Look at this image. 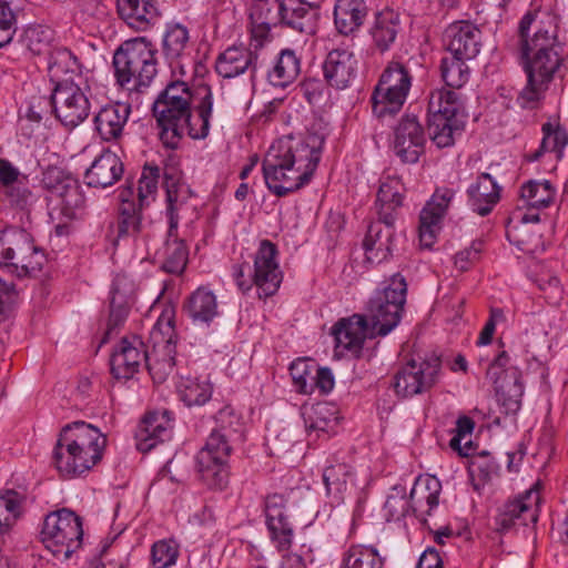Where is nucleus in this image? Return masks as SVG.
Instances as JSON below:
<instances>
[{"instance_id":"8fccbe9b","label":"nucleus","mask_w":568,"mask_h":568,"mask_svg":"<svg viewBox=\"0 0 568 568\" xmlns=\"http://www.w3.org/2000/svg\"><path fill=\"white\" fill-rule=\"evenodd\" d=\"M41 532H83L82 518L69 508L48 514Z\"/></svg>"},{"instance_id":"20e7f679","label":"nucleus","mask_w":568,"mask_h":568,"mask_svg":"<svg viewBox=\"0 0 568 568\" xmlns=\"http://www.w3.org/2000/svg\"><path fill=\"white\" fill-rule=\"evenodd\" d=\"M156 53L145 37L124 41L113 55L116 82L128 90L148 88L158 73Z\"/></svg>"},{"instance_id":"603ef678","label":"nucleus","mask_w":568,"mask_h":568,"mask_svg":"<svg viewBox=\"0 0 568 568\" xmlns=\"http://www.w3.org/2000/svg\"><path fill=\"white\" fill-rule=\"evenodd\" d=\"M24 497L12 489L0 491V532L10 530L22 515Z\"/></svg>"},{"instance_id":"774afa93","label":"nucleus","mask_w":568,"mask_h":568,"mask_svg":"<svg viewBox=\"0 0 568 568\" xmlns=\"http://www.w3.org/2000/svg\"><path fill=\"white\" fill-rule=\"evenodd\" d=\"M481 250V242H473L468 248L459 251L455 255V266L462 272L467 271L470 264L479 258Z\"/></svg>"},{"instance_id":"c85d7f7f","label":"nucleus","mask_w":568,"mask_h":568,"mask_svg":"<svg viewBox=\"0 0 568 568\" xmlns=\"http://www.w3.org/2000/svg\"><path fill=\"white\" fill-rule=\"evenodd\" d=\"M131 114V105L116 102L102 106L94 115V130L103 141L120 139Z\"/></svg>"},{"instance_id":"f8f14e48","label":"nucleus","mask_w":568,"mask_h":568,"mask_svg":"<svg viewBox=\"0 0 568 568\" xmlns=\"http://www.w3.org/2000/svg\"><path fill=\"white\" fill-rule=\"evenodd\" d=\"M535 22L536 16L530 12L526 13L519 22L520 57L534 53H558L560 55L561 47L554 19L548 18L546 21H540L535 26L534 33L530 36V28Z\"/></svg>"},{"instance_id":"09e8293b","label":"nucleus","mask_w":568,"mask_h":568,"mask_svg":"<svg viewBox=\"0 0 568 568\" xmlns=\"http://www.w3.org/2000/svg\"><path fill=\"white\" fill-rule=\"evenodd\" d=\"M80 70L78 58L67 48H59L50 52L48 58L49 75L55 84L64 81V75L75 74Z\"/></svg>"},{"instance_id":"58836bf2","label":"nucleus","mask_w":568,"mask_h":568,"mask_svg":"<svg viewBox=\"0 0 568 568\" xmlns=\"http://www.w3.org/2000/svg\"><path fill=\"white\" fill-rule=\"evenodd\" d=\"M399 30V16L393 10L376 14L369 33L376 48L384 52L394 43Z\"/></svg>"},{"instance_id":"b1692460","label":"nucleus","mask_w":568,"mask_h":568,"mask_svg":"<svg viewBox=\"0 0 568 568\" xmlns=\"http://www.w3.org/2000/svg\"><path fill=\"white\" fill-rule=\"evenodd\" d=\"M357 67V59L352 51L334 49L327 53L323 63L324 78L331 87L343 90L356 78Z\"/></svg>"},{"instance_id":"e2e57ef3","label":"nucleus","mask_w":568,"mask_h":568,"mask_svg":"<svg viewBox=\"0 0 568 568\" xmlns=\"http://www.w3.org/2000/svg\"><path fill=\"white\" fill-rule=\"evenodd\" d=\"M41 541L48 550H50L54 557L62 556L64 559H69L75 548H78L83 539L84 535H77L74 539H70L67 542V535H41Z\"/></svg>"},{"instance_id":"72a5a7b5","label":"nucleus","mask_w":568,"mask_h":568,"mask_svg":"<svg viewBox=\"0 0 568 568\" xmlns=\"http://www.w3.org/2000/svg\"><path fill=\"white\" fill-rule=\"evenodd\" d=\"M468 204L470 209L481 216L489 214L500 199V186L488 173L478 175L468 190Z\"/></svg>"},{"instance_id":"864d4df0","label":"nucleus","mask_w":568,"mask_h":568,"mask_svg":"<svg viewBox=\"0 0 568 568\" xmlns=\"http://www.w3.org/2000/svg\"><path fill=\"white\" fill-rule=\"evenodd\" d=\"M384 562L374 546L353 545L341 568H383Z\"/></svg>"},{"instance_id":"9d476101","label":"nucleus","mask_w":568,"mask_h":568,"mask_svg":"<svg viewBox=\"0 0 568 568\" xmlns=\"http://www.w3.org/2000/svg\"><path fill=\"white\" fill-rule=\"evenodd\" d=\"M520 58L527 74V84L518 97V103L524 109H534L558 69L560 55L534 53Z\"/></svg>"},{"instance_id":"a878e982","label":"nucleus","mask_w":568,"mask_h":568,"mask_svg":"<svg viewBox=\"0 0 568 568\" xmlns=\"http://www.w3.org/2000/svg\"><path fill=\"white\" fill-rule=\"evenodd\" d=\"M120 18L135 31H146L155 26L161 12L156 0H116Z\"/></svg>"},{"instance_id":"680f3d73","label":"nucleus","mask_w":568,"mask_h":568,"mask_svg":"<svg viewBox=\"0 0 568 568\" xmlns=\"http://www.w3.org/2000/svg\"><path fill=\"white\" fill-rule=\"evenodd\" d=\"M155 568H166L175 564L179 556V544L173 537L154 542L151 550Z\"/></svg>"},{"instance_id":"c03bdc74","label":"nucleus","mask_w":568,"mask_h":568,"mask_svg":"<svg viewBox=\"0 0 568 568\" xmlns=\"http://www.w3.org/2000/svg\"><path fill=\"white\" fill-rule=\"evenodd\" d=\"M190 40L189 30L181 23L166 26L162 38V53L166 61L172 64L179 61L187 48Z\"/></svg>"},{"instance_id":"f257e3e1","label":"nucleus","mask_w":568,"mask_h":568,"mask_svg":"<svg viewBox=\"0 0 568 568\" xmlns=\"http://www.w3.org/2000/svg\"><path fill=\"white\" fill-rule=\"evenodd\" d=\"M323 145L324 138L316 133L305 138L285 136L272 143L262 162L270 192L281 197L308 184L321 160Z\"/></svg>"},{"instance_id":"3c124183","label":"nucleus","mask_w":568,"mask_h":568,"mask_svg":"<svg viewBox=\"0 0 568 568\" xmlns=\"http://www.w3.org/2000/svg\"><path fill=\"white\" fill-rule=\"evenodd\" d=\"M555 193V189L547 180L528 181L521 186L520 196L527 206L544 209L552 203Z\"/></svg>"},{"instance_id":"f704fd0d","label":"nucleus","mask_w":568,"mask_h":568,"mask_svg":"<svg viewBox=\"0 0 568 568\" xmlns=\"http://www.w3.org/2000/svg\"><path fill=\"white\" fill-rule=\"evenodd\" d=\"M183 311L194 324L209 325L219 315L216 296L201 286L186 298Z\"/></svg>"},{"instance_id":"c9c22d12","label":"nucleus","mask_w":568,"mask_h":568,"mask_svg":"<svg viewBox=\"0 0 568 568\" xmlns=\"http://www.w3.org/2000/svg\"><path fill=\"white\" fill-rule=\"evenodd\" d=\"M134 197L135 191L132 184L125 185L119 193V199L121 200L116 221V235L119 239L135 235L141 230L140 211L142 209L135 204Z\"/></svg>"},{"instance_id":"69168bd1","label":"nucleus","mask_w":568,"mask_h":568,"mask_svg":"<svg viewBox=\"0 0 568 568\" xmlns=\"http://www.w3.org/2000/svg\"><path fill=\"white\" fill-rule=\"evenodd\" d=\"M475 428V422L466 416H459L456 420V426L453 429V437L449 440V447L452 449H459V444L470 437Z\"/></svg>"},{"instance_id":"0e129e2a","label":"nucleus","mask_w":568,"mask_h":568,"mask_svg":"<svg viewBox=\"0 0 568 568\" xmlns=\"http://www.w3.org/2000/svg\"><path fill=\"white\" fill-rule=\"evenodd\" d=\"M3 193L12 204L21 209L27 206L32 200V192L28 187V179L6 187Z\"/></svg>"},{"instance_id":"052dcab7","label":"nucleus","mask_w":568,"mask_h":568,"mask_svg":"<svg viewBox=\"0 0 568 568\" xmlns=\"http://www.w3.org/2000/svg\"><path fill=\"white\" fill-rule=\"evenodd\" d=\"M159 178L160 169L158 166H144L136 189L138 205L140 209L149 205L150 201L153 200L158 190Z\"/></svg>"},{"instance_id":"79ce46f5","label":"nucleus","mask_w":568,"mask_h":568,"mask_svg":"<svg viewBox=\"0 0 568 568\" xmlns=\"http://www.w3.org/2000/svg\"><path fill=\"white\" fill-rule=\"evenodd\" d=\"M283 495H268L265 499V517L270 532H293L297 526L290 519Z\"/></svg>"},{"instance_id":"4c0bfd02","label":"nucleus","mask_w":568,"mask_h":568,"mask_svg":"<svg viewBox=\"0 0 568 568\" xmlns=\"http://www.w3.org/2000/svg\"><path fill=\"white\" fill-rule=\"evenodd\" d=\"M464 110V103L459 93L439 89L430 93L427 106L429 118L453 119L458 118Z\"/></svg>"},{"instance_id":"aec40b11","label":"nucleus","mask_w":568,"mask_h":568,"mask_svg":"<svg viewBox=\"0 0 568 568\" xmlns=\"http://www.w3.org/2000/svg\"><path fill=\"white\" fill-rule=\"evenodd\" d=\"M335 339V349L339 354L344 352L358 356L366 337H375L365 316L355 314L347 318H341L332 328Z\"/></svg>"},{"instance_id":"423d86ee","label":"nucleus","mask_w":568,"mask_h":568,"mask_svg":"<svg viewBox=\"0 0 568 568\" xmlns=\"http://www.w3.org/2000/svg\"><path fill=\"white\" fill-rule=\"evenodd\" d=\"M407 283L399 273L390 277L389 284L377 291L369 300L367 315L372 335L386 336L400 322L406 302Z\"/></svg>"},{"instance_id":"9b49d317","label":"nucleus","mask_w":568,"mask_h":568,"mask_svg":"<svg viewBox=\"0 0 568 568\" xmlns=\"http://www.w3.org/2000/svg\"><path fill=\"white\" fill-rule=\"evenodd\" d=\"M438 357L410 359L394 376L393 386L398 396L412 397L429 390L438 379Z\"/></svg>"},{"instance_id":"4d7b16f0","label":"nucleus","mask_w":568,"mask_h":568,"mask_svg":"<svg viewBox=\"0 0 568 568\" xmlns=\"http://www.w3.org/2000/svg\"><path fill=\"white\" fill-rule=\"evenodd\" d=\"M412 510L410 501L404 486H394L387 496L384 505L385 519L390 521H400Z\"/></svg>"},{"instance_id":"1a4fd4ad","label":"nucleus","mask_w":568,"mask_h":568,"mask_svg":"<svg viewBox=\"0 0 568 568\" xmlns=\"http://www.w3.org/2000/svg\"><path fill=\"white\" fill-rule=\"evenodd\" d=\"M89 88L74 83L72 77L59 81L50 95L42 99L44 106H50L55 118L68 128H75L90 114ZM41 101V99H39Z\"/></svg>"},{"instance_id":"bb28decb","label":"nucleus","mask_w":568,"mask_h":568,"mask_svg":"<svg viewBox=\"0 0 568 568\" xmlns=\"http://www.w3.org/2000/svg\"><path fill=\"white\" fill-rule=\"evenodd\" d=\"M146 356L140 339L134 338L130 342L123 338L110 358L112 375L118 379L131 378L138 372L141 363L145 362Z\"/></svg>"},{"instance_id":"7ed1b4c3","label":"nucleus","mask_w":568,"mask_h":568,"mask_svg":"<svg viewBox=\"0 0 568 568\" xmlns=\"http://www.w3.org/2000/svg\"><path fill=\"white\" fill-rule=\"evenodd\" d=\"M106 447V437L92 424L75 420L64 425L53 448L52 458L63 477H77L97 465Z\"/></svg>"},{"instance_id":"4468645a","label":"nucleus","mask_w":568,"mask_h":568,"mask_svg":"<svg viewBox=\"0 0 568 568\" xmlns=\"http://www.w3.org/2000/svg\"><path fill=\"white\" fill-rule=\"evenodd\" d=\"M197 93L201 94V101L195 106V114H193L191 108L185 116L186 119L179 123L175 135H170L164 143L165 148L171 150L178 149L185 134L193 140H201L207 136L213 109V95L211 89L206 85L199 88Z\"/></svg>"},{"instance_id":"7c9ffc66","label":"nucleus","mask_w":568,"mask_h":568,"mask_svg":"<svg viewBox=\"0 0 568 568\" xmlns=\"http://www.w3.org/2000/svg\"><path fill=\"white\" fill-rule=\"evenodd\" d=\"M318 16V6L306 0H282L281 26L300 33H311Z\"/></svg>"},{"instance_id":"5701e85b","label":"nucleus","mask_w":568,"mask_h":568,"mask_svg":"<svg viewBox=\"0 0 568 568\" xmlns=\"http://www.w3.org/2000/svg\"><path fill=\"white\" fill-rule=\"evenodd\" d=\"M172 429L173 424L169 412L149 413L138 427L136 448L142 453L152 450L159 444L172 438Z\"/></svg>"},{"instance_id":"e433bc0d","label":"nucleus","mask_w":568,"mask_h":568,"mask_svg":"<svg viewBox=\"0 0 568 568\" xmlns=\"http://www.w3.org/2000/svg\"><path fill=\"white\" fill-rule=\"evenodd\" d=\"M367 6L364 0H337L334 7V22L342 34H351L365 21Z\"/></svg>"},{"instance_id":"dca6fc26","label":"nucleus","mask_w":568,"mask_h":568,"mask_svg":"<svg viewBox=\"0 0 568 568\" xmlns=\"http://www.w3.org/2000/svg\"><path fill=\"white\" fill-rule=\"evenodd\" d=\"M426 135L415 115H405L394 130L393 149L404 163H416L424 153Z\"/></svg>"},{"instance_id":"5fc2aeb1","label":"nucleus","mask_w":568,"mask_h":568,"mask_svg":"<svg viewBox=\"0 0 568 568\" xmlns=\"http://www.w3.org/2000/svg\"><path fill=\"white\" fill-rule=\"evenodd\" d=\"M351 475V468L346 464H336L326 467L323 471V481L328 496H332L336 503L343 500V495L347 489V478Z\"/></svg>"},{"instance_id":"393cba45","label":"nucleus","mask_w":568,"mask_h":568,"mask_svg":"<svg viewBox=\"0 0 568 568\" xmlns=\"http://www.w3.org/2000/svg\"><path fill=\"white\" fill-rule=\"evenodd\" d=\"M394 224L395 221L388 223L378 217L368 226L363 245L369 262L381 263L392 255L396 241Z\"/></svg>"},{"instance_id":"412c9836","label":"nucleus","mask_w":568,"mask_h":568,"mask_svg":"<svg viewBox=\"0 0 568 568\" xmlns=\"http://www.w3.org/2000/svg\"><path fill=\"white\" fill-rule=\"evenodd\" d=\"M453 196L452 190H437L422 210L418 231L423 246L430 247L434 244Z\"/></svg>"},{"instance_id":"bf43d9fd","label":"nucleus","mask_w":568,"mask_h":568,"mask_svg":"<svg viewBox=\"0 0 568 568\" xmlns=\"http://www.w3.org/2000/svg\"><path fill=\"white\" fill-rule=\"evenodd\" d=\"M282 0H254L251 18L256 23L271 27L281 24Z\"/></svg>"},{"instance_id":"ea45409f","label":"nucleus","mask_w":568,"mask_h":568,"mask_svg":"<svg viewBox=\"0 0 568 568\" xmlns=\"http://www.w3.org/2000/svg\"><path fill=\"white\" fill-rule=\"evenodd\" d=\"M410 87L412 74L408 68L399 62H392L382 73L375 88L406 100Z\"/></svg>"},{"instance_id":"2f4dec72","label":"nucleus","mask_w":568,"mask_h":568,"mask_svg":"<svg viewBox=\"0 0 568 568\" xmlns=\"http://www.w3.org/2000/svg\"><path fill=\"white\" fill-rule=\"evenodd\" d=\"M133 286L125 276H116L110 291V316L106 337L113 334L126 320L132 302Z\"/></svg>"},{"instance_id":"c756f323","label":"nucleus","mask_w":568,"mask_h":568,"mask_svg":"<svg viewBox=\"0 0 568 568\" xmlns=\"http://www.w3.org/2000/svg\"><path fill=\"white\" fill-rule=\"evenodd\" d=\"M405 186L395 174L384 175L377 192L375 206L381 221H396L397 210L403 205Z\"/></svg>"},{"instance_id":"f03ea898","label":"nucleus","mask_w":568,"mask_h":568,"mask_svg":"<svg viewBox=\"0 0 568 568\" xmlns=\"http://www.w3.org/2000/svg\"><path fill=\"white\" fill-rule=\"evenodd\" d=\"M216 428L196 457L201 480L212 489H224L229 483V458L233 444L244 440V424L231 406L215 415Z\"/></svg>"},{"instance_id":"13d9d810","label":"nucleus","mask_w":568,"mask_h":568,"mask_svg":"<svg viewBox=\"0 0 568 568\" xmlns=\"http://www.w3.org/2000/svg\"><path fill=\"white\" fill-rule=\"evenodd\" d=\"M316 364L305 358H298L290 365V375L295 389L301 394H312L314 392V369Z\"/></svg>"},{"instance_id":"a19ab883","label":"nucleus","mask_w":568,"mask_h":568,"mask_svg":"<svg viewBox=\"0 0 568 568\" xmlns=\"http://www.w3.org/2000/svg\"><path fill=\"white\" fill-rule=\"evenodd\" d=\"M301 72V60L294 50L284 49L278 54L276 63L268 72V81L274 87L285 88L291 84Z\"/></svg>"},{"instance_id":"6e6552de","label":"nucleus","mask_w":568,"mask_h":568,"mask_svg":"<svg viewBox=\"0 0 568 568\" xmlns=\"http://www.w3.org/2000/svg\"><path fill=\"white\" fill-rule=\"evenodd\" d=\"M192 101L193 93L184 81H172L159 93L152 111L161 129L160 140L163 144L170 135H175L179 123L189 114Z\"/></svg>"},{"instance_id":"49530a36","label":"nucleus","mask_w":568,"mask_h":568,"mask_svg":"<svg viewBox=\"0 0 568 568\" xmlns=\"http://www.w3.org/2000/svg\"><path fill=\"white\" fill-rule=\"evenodd\" d=\"M303 417L308 430L328 433L337 425L336 410L328 403H317L304 408Z\"/></svg>"},{"instance_id":"6e6d98bb","label":"nucleus","mask_w":568,"mask_h":568,"mask_svg":"<svg viewBox=\"0 0 568 568\" xmlns=\"http://www.w3.org/2000/svg\"><path fill=\"white\" fill-rule=\"evenodd\" d=\"M371 101L374 115L385 121L393 119L402 110L406 100L375 88Z\"/></svg>"},{"instance_id":"37998d69","label":"nucleus","mask_w":568,"mask_h":568,"mask_svg":"<svg viewBox=\"0 0 568 568\" xmlns=\"http://www.w3.org/2000/svg\"><path fill=\"white\" fill-rule=\"evenodd\" d=\"M180 399L189 407L202 406L212 397L213 387L207 379L181 376L176 383Z\"/></svg>"},{"instance_id":"cd10ccee","label":"nucleus","mask_w":568,"mask_h":568,"mask_svg":"<svg viewBox=\"0 0 568 568\" xmlns=\"http://www.w3.org/2000/svg\"><path fill=\"white\" fill-rule=\"evenodd\" d=\"M124 173L121 159L111 151H103L87 169L84 182L90 187L105 189L116 183Z\"/></svg>"},{"instance_id":"2eb2a0df","label":"nucleus","mask_w":568,"mask_h":568,"mask_svg":"<svg viewBox=\"0 0 568 568\" xmlns=\"http://www.w3.org/2000/svg\"><path fill=\"white\" fill-rule=\"evenodd\" d=\"M152 338L155 343H164V354L152 358L146 356V367L155 383H163L168 376L173 372L175 362V343L176 335L173 326V320L170 316H162L159 318L152 331Z\"/></svg>"},{"instance_id":"6ab92c4d","label":"nucleus","mask_w":568,"mask_h":568,"mask_svg":"<svg viewBox=\"0 0 568 568\" xmlns=\"http://www.w3.org/2000/svg\"><path fill=\"white\" fill-rule=\"evenodd\" d=\"M41 183L44 189L61 197V214L69 220L74 219L75 210L82 204L75 180L58 166H48L42 173Z\"/></svg>"},{"instance_id":"de8ad7c7","label":"nucleus","mask_w":568,"mask_h":568,"mask_svg":"<svg viewBox=\"0 0 568 568\" xmlns=\"http://www.w3.org/2000/svg\"><path fill=\"white\" fill-rule=\"evenodd\" d=\"M468 60L450 53L442 59L440 75L447 87L460 89L468 82L470 77V69L466 64Z\"/></svg>"},{"instance_id":"0eeeda50","label":"nucleus","mask_w":568,"mask_h":568,"mask_svg":"<svg viewBox=\"0 0 568 568\" xmlns=\"http://www.w3.org/2000/svg\"><path fill=\"white\" fill-rule=\"evenodd\" d=\"M45 255L33 244L31 235L22 229L6 230L0 237V264L18 277L38 272Z\"/></svg>"},{"instance_id":"a18cd8bd","label":"nucleus","mask_w":568,"mask_h":568,"mask_svg":"<svg viewBox=\"0 0 568 568\" xmlns=\"http://www.w3.org/2000/svg\"><path fill=\"white\" fill-rule=\"evenodd\" d=\"M464 130V123L459 118L453 119H428L429 139L438 148H449L455 143L456 135H460Z\"/></svg>"},{"instance_id":"473e14b6","label":"nucleus","mask_w":568,"mask_h":568,"mask_svg":"<svg viewBox=\"0 0 568 568\" xmlns=\"http://www.w3.org/2000/svg\"><path fill=\"white\" fill-rule=\"evenodd\" d=\"M257 53L245 47H230L223 51L216 59L215 70L225 78L231 79L245 71H255Z\"/></svg>"},{"instance_id":"39448f33","label":"nucleus","mask_w":568,"mask_h":568,"mask_svg":"<svg viewBox=\"0 0 568 568\" xmlns=\"http://www.w3.org/2000/svg\"><path fill=\"white\" fill-rule=\"evenodd\" d=\"M277 248L268 240L261 242L253 265L243 264L234 270L237 287L248 293L253 286L260 298L273 296L283 281V273L277 262Z\"/></svg>"},{"instance_id":"4be33fe9","label":"nucleus","mask_w":568,"mask_h":568,"mask_svg":"<svg viewBox=\"0 0 568 568\" xmlns=\"http://www.w3.org/2000/svg\"><path fill=\"white\" fill-rule=\"evenodd\" d=\"M480 30L468 21L449 24L444 33V41L450 54L474 59L480 51Z\"/></svg>"},{"instance_id":"f3484780","label":"nucleus","mask_w":568,"mask_h":568,"mask_svg":"<svg viewBox=\"0 0 568 568\" xmlns=\"http://www.w3.org/2000/svg\"><path fill=\"white\" fill-rule=\"evenodd\" d=\"M539 500V493L532 487L526 490L520 498L508 503L498 517L501 529L514 531L536 529Z\"/></svg>"},{"instance_id":"338daca9","label":"nucleus","mask_w":568,"mask_h":568,"mask_svg":"<svg viewBox=\"0 0 568 568\" xmlns=\"http://www.w3.org/2000/svg\"><path fill=\"white\" fill-rule=\"evenodd\" d=\"M505 320H506V316L501 308H498V307L490 308L489 318L487 320L483 331L480 332L479 338L477 341V345L490 344L497 324L504 322Z\"/></svg>"},{"instance_id":"ddd939ff","label":"nucleus","mask_w":568,"mask_h":568,"mask_svg":"<svg viewBox=\"0 0 568 568\" xmlns=\"http://www.w3.org/2000/svg\"><path fill=\"white\" fill-rule=\"evenodd\" d=\"M166 215L169 217V230L164 247V261L162 268L171 274L181 275L189 261V250L183 240L178 236L179 214L178 211L183 205L178 200L176 194L171 190L166 192Z\"/></svg>"},{"instance_id":"a211bd4d","label":"nucleus","mask_w":568,"mask_h":568,"mask_svg":"<svg viewBox=\"0 0 568 568\" xmlns=\"http://www.w3.org/2000/svg\"><path fill=\"white\" fill-rule=\"evenodd\" d=\"M440 489V481L434 476H427L424 478H417L409 493L408 499L414 513L418 510L424 513L422 508L424 505L427 506L425 516H423L419 521L422 523L423 528L427 529L428 532H452L448 525L430 521L432 511L438 506Z\"/></svg>"}]
</instances>
